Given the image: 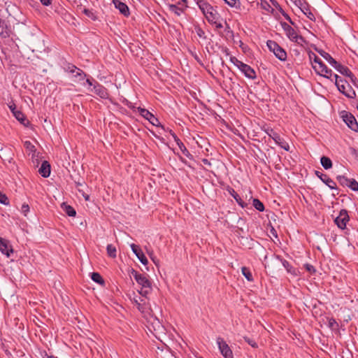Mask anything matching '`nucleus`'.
<instances>
[{
    "mask_svg": "<svg viewBox=\"0 0 358 358\" xmlns=\"http://www.w3.org/2000/svg\"><path fill=\"white\" fill-rule=\"evenodd\" d=\"M131 274L134 278L136 282L141 286V289L139 291L140 294L146 297L152 291V283L148 276L144 274L139 273L134 268H131Z\"/></svg>",
    "mask_w": 358,
    "mask_h": 358,
    "instance_id": "obj_1",
    "label": "nucleus"
},
{
    "mask_svg": "<svg viewBox=\"0 0 358 358\" xmlns=\"http://www.w3.org/2000/svg\"><path fill=\"white\" fill-rule=\"evenodd\" d=\"M310 60H313L315 65H313V68L317 74L323 76L326 78L330 79L333 80L331 78L333 76V72L331 69H329L325 64L323 63L322 59L317 57L315 53L312 52L311 55H309Z\"/></svg>",
    "mask_w": 358,
    "mask_h": 358,
    "instance_id": "obj_2",
    "label": "nucleus"
},
{
    "mask_svg": "<svg viewBox=\"0 0 358 358\" xmlns=\"http://www.w3.org/2000/svg\"><path fill=\"white\" fill-rule=\"evenodd\" d=\"M86 83L88 84V90L94 92L96 95L103 99L109 98V93L108 90L98 81L93 78H87Z\"/></svg>",
    "mask_w": 358,
    "mask_h": 358,
    "instance_id": "obj_3",
    "label": "nucleus"
},
{
    "mask_svg": "<svg viewBox=\"0 0 358 358\" xmlns=\"http://www.w3.org/2000/svg\"><path fill=\"white\" fill-rule=\"evenodd\" d=\"M280 25L285 32L286 36L289 39L300 45H303L306 43V39L301 36L299 35L296 31L287 22H281Z\"/></svg>",
    "mask_w": 358,
    "mask_h": 358,
    "instance_id": "obj_4",
    "label": "nucleus"
},
{
    "mask_svg": "<svg viewBox=\"0 0 358 358\" xmlns=\"http://www.w3.org/2000/svg\"><path fill=\"white\" fill-rule=\"evenodd\" d=\"M269 50L280 61H286L287 55L286 51L280 47L275 41L268 40L266 43Z\"/></svg>",
    "mask_w": 358,
    "mask_h": 358,
    "instance_id": "obj_5",
    "label": "nucleus"
},
{
    "mask_svg": "<svg viewBox=\"0 0 358 358\" xmlns=\"http://www.w3.org/2000/svg\"><path fill=\"white\" fill-rule=\"evenodd\" d=\"M62 68L66 72H69L71 73H74V77L78 78V80H83L87 76L86 73L80 69L76 66L74 64L69 63L66 61H63L62 64Z\"/></svg>",
    "mask_w": 358,
    "mask_h": 358,
    "instance_id": "obj_6",
    "label": "nucleus"
},
{
    "mask_svg": "<svg viewBox=\"0 0 358 358\" xmlns=\"http://www.w3.org/2000/svg\"><path fill=\"white\" fill-rule=\"evenodd\" d=\"M266 133L271 137L276 144H278L280 148L284 149L286 151L289 150V144L280 137V136L275 132L273 129L268 128L265 130Z\"/></svg>",
    "mask_w": 358,
    "mask_h": 358,
    "instance_id": "obj_7",
    "label": "nucleus"
},
{
    "mask_svg": "<svg viewBox=\"0 0 358 358\" xmlns=\"http://www.w3.org/2000/svg\"><path fill=\"white\" fill-rule=\"evenodd\" d=\"M341 117L350 129L354 131H358V122L352 113L343 111Z\"/></svg>",
    "mask_w": 358,
    "mask_h": 358,
    "instance_id": "obj_8",
    "label": "nucleus"
},
{
    "mask_svg": "<svg viewBox=\"0 0 358 358\" xmlns=\"http://www.w3.org/2000/svg\"><path fill=\"white\" fill-rule=\"evenodd\" d=\"M137 110L142 117L148 120L153 126L162 127V125L159 122L158 118L156 117L148 110L141 107H138Z\"/></svg>",
    "mask_w": 358,
    "mask_h": 358,
    "instance_id": "obj_9",
    "label": "nucleus"
},
{
    "mask_svg": "<svg viewBox=\"0 0 358 358\" xmlns=\"http://www.w3.org/2000/svg\"><path fill=\"white\" fill-rule=\"evenodd\" d=\"M217 344L222 355L224 358H234L232 350L222 338L218 337L217 338Z\"/></svg>",
    "mask_w": 358,
    "mask_h": 358,
    "instance_id": "obj_10",
    "label": "nucleus"
},
{
    "mask_svg": "<svg viewBox=\"0 0 358 358\" xmlns=\"http://www.w3.org/2000/svg\"><path fill=\"white\" fill-rule=\"evenodd\" d=\"M350 217L348 215V210L345 209H342L338 216H337L334 222L341 229H344L346 227L347 223L349 222Z\"/></svg>",
    "mask_w": 358,
    "mask_h": 358,
    "instance_id": "obj_11",
    "label": "nucleus"
},
{
    "mask_svg": "<svg viewBox=\"0 0 358 358\" xmlns=\"http://www.w3.org/2000/svg\"><path fill=\"white\" fill-rule=\"evenodd\" d=\"M338 90L349 99H354L356 96L355 90L349 83H347V85L341 84L340 86H338Z\"/></svg>",
    "mask_w": 358,
    "mask_h": 358,
    "instance_id": "obj_12",
    "label": "nucleus"
},
{
    "mask_svg": "<svg viewBox=\"0 0 358 358\" xmlns=\"http://www.w3.org/2000/svg\"><path fill=\"white\" fill-rule=\"evenodd\" d=\"M130 247L131 248L132 252L136 255V256L138 257L139 261L143 265H147L148 263V261L146 257L145 256L144 253L143 252L141 248L138 245H137L134 243L131 244Z\"/></svg>",
    "mask_w": 358,
    "mask_h": 358,
    "instance_id": "obj_13",
    "label": "nucleus"
},
{
    "mask_svg": "<svg viewBox=\"0 0 358 358\" xmlns=\"http://www.w3.org/2000/svg\"><path fill=\"white\" fill-rule=\"evenodd\" d=\"M315 174L330 189H337L336 182L332 179H331L328 175H327L325 173H322L317 171H315Z\"/></svg>",
    "mask_w": 358,
    "mask_h": 358,
    "instance_id": "obj_14",
    "label": "nucleus"
},
{
    "mask_svg": "<svg viewBox=\"0 0 358 358\" xmlns=\"http://www.w3.org/2000/svg\"><path fill=\"white\" fill-rule=\"evenodd\" d=\"M241 67L238 69L245 77L254 80L256 78L257 75L255 70L251 68L250 66L243 63V64H240Z\"/></svg>",
    "mask_w": 358,
    "mask_h": 358,
    "instance_id": "obj_15",
    "label": "nucleus"
},
{
    "mask_svg": "<svg viewBox=\"0 0 358 358\" xmlns=\"http://www.w3.org/2000/svg\"><path fill=\"white\" fill-rule=\"evenodd\" d=\"M0 251L6 257H9L10 254L13 252L12 246L9 244V242L0 237Z\"/></svg>",
    "mask_w": 358,
    "mask_h": 358,
    "instance_id": "obj_16",
    "label": "nucleus"
},
{
    "mask_svg": "<svg viewBox=\"0 0 358 358\" xmlns=\"http://www.w3.org/2000/svg\"><path fill=\"white\" fill-rule=\"evenodd\" d=\"M115 7L118 9L121 14L125 17H128L130 14L129 7L127 5L120 0H113Z\"/></svg>",
    "mask_w": 358,
    "mask_h": 358,
    "instance_id": "obj_17",
    "label": "nucleus"
},
{
    "mask_svg": "<svg viewBox=\"0 0 358 358\" xmlns=\"http://www.w3.org/2000/svg\"><path fill=\"white\" fill-rule=\"evenodd\" d=\"M39 173L44 178H48L50 174V164L48 161H43L38 169Z\"/></svg>",
    "mask_w": 358,
    "mask_h": 358,
    "instance_id": "obj_18",
    "label": "nucleus"
},
{
    "mask_svg": "<svg viewBox=\"0 0 358 358\" xmlns=\"http://www.w3.org/2000/svg\"><path fill=\"white\" fill-rule=\"evenodd\" d=\"M199 8L203 13V14L206 16L207 15L211 10H213V7L209 4L208 3L201 0L197 3Z\"/></svg>",
    "mask_w": 358,
    "mask_h": 358,
    "instance_id": "obj_19",
    "label": "nucleus"
},
{
    "mask_svg": "<svg viewBox=\"0 0 358 358\" xmlns=\"http://www.w3.org/2000/svg\"><path fill=\"white\" fill-rule=\"evenodd\" d=\"M11 31L7 26L6 22L0 19V36L2 38H8L10 36Z\"/></svg>",
    "mask_w": 358,
    "mask_h": 358,
    "instance_id": "obj_20",
    "label": "nucleus"
},
{
    "mask_svg": "<svg viewBox=\"0 0 358 358\" xmlns=\"http://www.w3.org/2000/svg\"><path fill=\"white\" fill-rule=\"evenodd\" d=\"M13 115L24 126L28 127L30 124V122L20 110H15Z\"/></svg>",
    "mask_w": 358,
    "mask_h": 358,
    "instance_id": "obj_21",
    "label": "nucleus"
},
{
    "mask_svg": "<svg viewBox=\"0 0 358 358\" xmlns=\"http://www.w3.org/2000/svg\"><path fill=\"white\" fill-rule=\"evenodd\" d=\"M228 192L230 194V195L236 200V201L238 203L239 206H241L242 208H245L248 206L246 203H245L238 194L231 187L228 189Z\"/></svg>",
    "mask_w": 358,
    "mask_h": 358,
    "instance_id": "obj_22",
    "label": "nucleus"
},
{
    "mask_svg": "<svg viewBox=\"0 0 358 358\" xmlns=\"http://www.w3.org/2000/svg\"><path fill=\"white\" fill-rule=\"evenodd\" d=\"M334 68L340 73L347 77L350 76V75L352 76V71L347 66H345L338 62L336 63Z\"/></svg>",
    "mask_w": 358,
    "mask_h": 358,
    "instance_id": "obj_23",
    "label": "nucleus"
},
{
    "mask_svg": "<svg viewBox=\"0 0 358 358\" xmlns=\"http://www.w3.org/2000/svg\"><path fill=\"white\" fill-rule=\"evenodd\" d=\"M207 21L210 24H213L216 22V20H219L220 18V14L213 9V10H211L207 15L205 16Z\"/></svg>",
    "mask_w": 358,
    "mask_h": 358,
    "instance_id": "obj_24",
    "label": "nucleus"
},
{
    "mask_svg": "<svg viewBox=\"0 0 358 358\" xmlns=\"http://www.w3.org/2000/svg\"><path fill=\"white\" fill-rule=\"evenodd\" d=\"M281 262L284 268L289 273L294 276H296L298 275L297 270L295 268H294L288 261H287L286 259H281Z\"/></svg>",
    "mask_w": 358,
    "mask_h": 358,
    "instance_id": "obj_25",
    "label": "nucleus"
},
{
    "mask_svg": "<svg viewBox=\"0 0 358 358\" xmlns=\"http://www.w3.org/2000/svg\"><path fill=\"white\" fill-rule=\"evenodd\" d=\"M321 56L325 59L333 67L338 62L336 59H334L330 54L328 52H326L324 50H321L319 52Z\"/></svg>",
    "mask_w": 358,
    "mask_h": 358,
    "instance_id": "obj_26",
    "label": "nucleus"
},
{
    "mask_svg": "<svg viewBox=\"0 0 358 358\" xmlns=\"http://www.w3.org/2000/svg\"><path fill=\"white\" fill-rule=\"evenodd\" d=\"M320 163L323 168L326 170L329 169L332 167V162L331 159L326 156H322L320 158Z\"/></svg>",
    "mask_w": 358,
    "mask_h": 358,
    "instance_id": "obj_27",
    "label": "nucleus"
},
{
    "mask_svg": "<svg viewBox=\"0 0 358 358\" xmlns=\"http://www.w3.org/2000/svg\"><path fill=\"white\" fill-rule=\"evenodd\" d=\"M107 255L111 258H115L117 257V249L115 245L108 244L106 247Z\"/></svg>",
    "mask_w": 358,
    "mask_h": 358,
    "instance_id": "obj_28",
    "label": "nucleus"
},
{
    "mask_svg": "<svg viewBox=\"0 0 358 358\" xmlns=\"http://www.w3.org/2000/svg\"><path fill=\"white\" fill-rule=\"evenodd\" d=\"M91 278L93 281H94L95 282H96L101 285H103L105 283L103 278L99 273H96V272L92 273Z\"/></svg>",
    "mask_w": 358,
    "mask_h": 358,
    "instance_id": "obj_29",
    "label": "nucleus"
},
{
    "mask_svg": "<svg viewBox=\"0 0 358 358\" xmlns=\"http://www.w3.org/2000/svg\"><path fill=\"white\" fill-rule=\"evenodd\" d=\"M62 208H64V210L66 215H68L70 217H75L76 215V210L69 205H66L65 203H63Z\"/></svg>",
    "mask_w": 358,
    "mask_h": 358,
    "instance_id": "obj_30",
    "label": "nucleus"
},
{
    "mask_svg": "<svg viewBox=\"0 0 358 358\" xmlns=\"http://www.w3.org/2000/svg\"><path fill=\"white\" fill-rule=\"evenodd\" d=\"M242 274L249 281L252 282L254 280L252 274L249 268L243 266L241 268Z\"/></svg>",
    "mask_w": 358,
    "mask_h": 358,
    "instance_id": "obj_31",
    "label": "nucleus"
},
{
    "mask_svg": "<svg viewBox=\"0 0 358 358\" xmlns=\"http://www.w3.org/2000/svg\"><path fill=\"white\" fill-rule=\"evenodd\" d=\"M304 15L307 16L308 19H310L312 21L315 20V17L314 14L310 11L308 4L307 3L301 10Z\"/></svg>",
    "mask_w": 358,
    "mask_h": 358,
    "instance_id": "obj_32",
    "label": "nucleus"
},
{
    "mask_svg": "<svg viewBox=\"0 0 358 358\" xmlns=\"http://www.w3.org/2000/svg\"><path fill=\"white\" fill-rule=\"evenodd\" d=\"M178 145L183 155L190 159L193 158L192 155L188 151L182 141L178 142Z\"/></svg>",
    "mask_w": 358,
    "mask_h": 358,
    "instance_id": "obj_33",
    "label": "nucleus"
},
{
    "mask_svg": "<svg viewBox=\"0 0 358 358\" xmlns=\"http://www.w3.org/2000/svg\"><path fill=\"white\" fill-rule=\"evenodd\" d=\"M252 205L257 210L263 212L264 210V203L258 199H254L252 201Z\"/></svg>",
    "mask_w": 358,
    "mask_h": 358,
    "instance_id": "obj_34",
    "label": "nucleus"
},
{
    "mask_svg": "<svg viewBox=\"0 0 358 358\" xmlns=\"http://www.w3.org/2000/svg\"><path fill=\"white\" fill-rule=\"evenodd\" d=\"M169 10L178 16H180L184 12V9L182 8H180L174 4L169 6Z\"/></svg>",
    "mask_w": 358,
    "mask_h": 358,
    "instance_id": "obj_35",
    "label": "nucleus"
},
{
    "mask_svg": "<svg viewBox=\"0 0 358 358\" xmlns=\"http://www.w3.org/2000/svg\"><path fill=\"white\" fill-rule=\"evenodd\" d=\"M82 13H84L89 18L92 19V20H96V16L92 12V10H90V9H88L87 8H83V9L82 10Z\"/></svg>",
    "mask_w": 358,
    "mask_h": 358,
    "instance_id": "obj_36",
    "label": "nucleus"
},
{
    "mask_svg": "<svg viewBox=\"0 0 358 358\" xmlns=\"http://www.w3.org/2000/svg\"><path fill=\"white\" fill-rule=\"evenodd\" d=\"M194 30L199 38L206 39L205 31L201 29V27H200L199 25H195Z\"/></svg>",
    "mask_w": 358,
    "mask_h": 358,
    "instance_id": "obj_37",
    "label": "nucleus"
},
{
    "mask_svg": "<svg viewBox=\"0 0 358 358\" xmlns=\"http://www.w3.org/2000/svg\"><path fill=\"white\" fill-rule=\"evenodd\" d=\"M227 5L231 8H240L239 0H223Z\"/></svg>",
    "mask_w": 358,
    "mask_h": 358,
    "instance_id": "obj_38",
    "label": "nucleus"
},
{
    "mask_svg": "<svg viewBox=\"0 0 358 358\" xmlns=\"http://www.w3.org/2000/svg\"><path fill=\"white\" fill-rule=\"evenodd\" d=\"M337 180L342 186H347L350 182V179L344 176H338L336 177Z\"/></svg>",
    "mask_w": 358,
    "mask_h": 358,
    "instance_id": "obj_39",
    "label": "nucleus"
},
{
    "mask_svg": "<svg viewBox=\"0 0 358 358\" xmlns=\"http://www.w3.org/2000/svg\"><path fill=\"white\" fill-rule=\"evenodd\" d=\"M348 187L352 191L357 192L358 191V182L355 179H350Z\"/></svg>",
    "mask_w": 358,
    "mask_h": 358,
    "instance_id": "obj_40",
    "label": "nucleus"
},
{
    "mask_svg": "<svg viewBox=\"0 0 358 358\" xmlns=\"http://www.w3.org/2000/svg\"><path fill=\"white\" fill-rule=\"evenodd\" d=\"M332 76H334L335 78V85H336L337 88H338V86H340L341 84L347 85V83H348L345 80L342 79L337 74L333 73Z\"/></svg>",
    "mask_w": 358,
    "mask_h": 358,
    "instance_id": "obj_41",
    "label": "nucleus"
},
{
    "mask_svg": "<svg viewBox=\"0 0 358 358\" xmlns=\"http://www.w3.org/2000/svg\"><path fill=\"white\" fill-rule=\"evenodd\" d=\"M243 339L246 343H248L252 348H257L258 345L257 342L253 339L248 336H243Z\"/></svg>",
    "mask_w": 358,
    "mask_h": 358,
    "instance_id": "obj_42",
    "label": "nucleus"
},
{
    "mask_svg": "<svg viewBox=\"0 0 358 358\" xmlns=\"http://www.w3.org/2000/svg\"><path fill=\"white\" fill-rule=\"evenodd\" d=\"M0 203L4 205L9 204L8 198L5 194L2 193L1 192H0Z\"/></svg>",
    "mask_w": 358,
    "mask_h": 358,
    "instance_id": "obj_43",
    "label": "nucleus"
},
{
    "mask_svg": "<svg viewBox=\"0 0 358 358\" xmlns=\"http://www.w3.org/2000/svg\"><path fill=\"white\" fill-rule=\"evenodd\" d=\"M230 62L233 63L236 66H237L238 69L241 67L240 64H243V62L238 60L236 57L231 56L230 57Z\"/></svg>",
    "mask_w": 358,
    "mask_h": 358,
    "instance_id": "obj_44",
    "label": "nucleus"
},
{
    "mask_svg": "<svg viewBox=\"0 0 358 358\" xmlns=\"http://www.w3.org/2000/svg\"><path fill=\"white\" fill-rule=\"evenodd\" d=\"M262 8L267 11L273 12L274 10L273 8L269 5V3L264 1L261 3Z\"/></svg>",
    "mask_w": 358,
    "mask_h": 358,
    "instance_id": "obj_45",
    "label": "nucleus"
},
{
    "mask_svg": "<svg viewBox=\"0 0 358 358\" xmlns=\"http://www.w3.org/2000/svg\"><path fill=\"white\" fill-rule=\"evenodd\" d=\"M329 327L331 329H336L338 327V323L336 322V321L334 318H330L329 320Z\"/></svg>",
    "mask_w": 358,
    "mask_h": 358,
    "instance_id": "obj_46",
    "label": "nucleus"
},
{
    "mask_svg": "<svg viewBox=\"0 0 358 358\" xmlns=\"http://www.w3.org/2000/svg\"><path fill=\"white\" fill-rule=\"evenodd\" d=\"M304 266H305L306 270L307 271L310 272V273H314L316 271L315 267L311 264H306L304 265Z\"/></svg>",
    "mask_w": 358,
    "mask_h": 358,
    "instance_id": "obj_47",
    "label": "nucleus"
},
{
    "mask_svg": "<svg viewBox=\"0 0 358 358\" xmlns=\"http://www.w3.org/2000/svg\"><path fill=\"white\" fill-rule=\"evenodd\" d=\"M294 4L301 10L307 3L305 2H302L301 0H294Z\"/></svg>",
    "mask_w": 358,
    "mask_h": 358,
    "instance_id": "obj_48",
    "label": "nucleus"
},
{
    "mask_svg": "<svg viewBox=\"0 0 358 358\" xmlns=\"http://www.w3.org/2000/svg\"><path fill=\"white\" fill-rule=\"evenodd\" d=\"M83 2H87V0H78L76 1V3L77 4V10L82 12V10L83 9Z\"/></svg>",
    "mask_w": 358,
    "mask_h": 358,
    "instance_id": "obj_49",
    "label": "nucleus"
},
{
    "mask_svg": "<svg viewBox=\"0 0 358 358\" xmlns=\"http://www.w3.org/2000/svg\"><path fill=\"white\" fill-rule=\"evenodd\" d=\"M29 211V206L28 204L24 203L22 205L21 207V212L24 215H27V213Z\"/></svg>",
    "mask_w": 358,
    "mask_h": 358,
    "instance_id": "obj_50",
    "label": "nucleus"
},
{
    "mask_svg": "<svg viewBox=\"0 0 358 358\" xmlns=\"http://www.w3.org/2000/svg\"><path fill=\"white\" fill-rule=\"evenodd\" d=\"M239 47L242 49L243 52H247L249 50V48L247 45L244 44L241 41H240Z\"/></svg>",
    "mask_w": 358,
    "mask_h": 358,
    "instance_id": "obj_51",
    "label": "nucleus"
},
{
    "mask_svg": "<svg viewBox=\"0 0 358 358\" xmlns=\"http://www.w3.org/2000/svg\"><path fill=\"white\" fill-rule=\"evenodd\" d=\"M134 303H135V304L136 305L138 309L140 311H141V312L144 311L143 306L141 305V303L137 299H134Z\"/></svg>",
    "mask_w": 358,
    "mask_h": 358,
    "instance_id": "obj_52",
    "label": "nucleus"
},
{
    "mask_svg": "<svg viewBox=\"0 0 358 358\" xmlns=\"http://www.w3.org/2000/svg\"><path fill=\"white\" fill-rule=\"evenodd\" d=\"M350 78L351 82L355 85H357V83L358 82L357 78L355 76V75L352 73V76H348Z\"/></svg>",
    "mask_w": 358,
    "mask_h": 358,
    "instance_id": "obj_53",
    "label": "nucleus"
},
{
    "mask_svg": "<svg viewBox=\"0 0 358 358\" xmlns=\"http://www.w3.org/2000/svg\"><path fill=\"white\" fill-rule=\"evenodd\" d=\"M351 154L355 157V158L358 160V150L355 148H351Z\"/></svg>",
    "mask_w": 358,
    "mask_h": 358,
    "instance_id": "obj_54",
    "label": "nucleus"
},
{
    "mask_svg": "<svg viewBox=\"0 0 358 358\" xmlns=\"http://www.w3.org/2000/svg\"><path fill=\"white\" fill-rule=\"evenodd\" d=\"M24 145L27 148L30 149L31 150H32L34 148V146L29 141H25Z\"/></svg>",
    "mask_w": 358,
    "mask_h": 358,
    "instance_id": "obj_55",
    "label": "nucleus"
},
{
    "mask_svg": "<svg viewBox=\"0 0 358 358\" xmlns=\"http://www.w3.org/2000/svg\"><path fill=\"white\" fill-rule=\"evenodd\" d=\"M40 1L41 2V3L44 6H49L52 3V0H40Z\"/></svg>",
    "mask_w": 358,
    "mask_h": 358,
    "instance_id": "obj_56",
    "label": "nucleus"
},
{
    "mask_svg": "<svg viewBox=\"0 0 358 358\" xmlns=\"http://www.w3.org/2000/svg\"><path fill=\"white\" fill-rule=\"evenodd\" d=\"M212 24H214L216 29H221L223 27L222 24L220 22H219V20H216V22L213 23Z\"/></svg>",
    "mask_w": 358,
    "mask_h": 358,
    "instance_id": "obj_57",
    "label": "nucleus"
},
{
    "mask_svg": "<svg viewBox=\"0 0 358 358\" xmlns=\"http://www.w3.org/2000/svg\"><path fill=\"white\" fill-rule=\"evenodd\" d=\"M222 51L223 53H224L227 56L230 55L229 50L227 47H222Z\"/></svg>",
    "mask_w": 358,
    "mask_h": 358,
    "instance_id": "obj_58",
    "label": "nucleus"
},
{
    "mask_svg": "<svg viewBox=\"0 0 358 358\" xmlns=\"http://www.w3.org/2000/svg\"><path fill=\"white\" fill-rule=\"evenodd\" d=\"M284 17L289 22V23L292 25H295V23L292 20L291 17L289 16V15H284Z\"/></svg>",
    "mask_w": 358,
    "mask_h": 358,
    "instance_id": "obj_59",
    "label": "nucleus"
},
{
    "mask_svg": "<svg viewBox=\"0 0 358 358\" xmlns=\"http://www.w3.org/2000/svg\"><path fill=\"white\" fill-rule=\"evenodd\" d=\"M202 162L203 164L205 165H207V166H211V163L210 162V161L207 159H202Z\"/></svg>",
    "mask_w": 358,
    "mask_h": 358,
    "instance_id": "obj_60",
    "label": "nucleus"
},
{
    "mask_svg": "<svg viewBox=\"0 0 358 358\" xmlns=\"http://www.w3.org/2000/svg\"><path fill=\"white\" fill-rule=\"evenodd\" d=\"M10 110L12 111V113H13L15 110H17L16 109V107H15V104H13L11 106H9Z\"/></svg>",
    "mask_w": 358,
    "mask_h": 358,
    "instance_id": "obj_61",
    "label": "nucleus"
},
{
    "mask_svg": "<svg viewBox=\"0 0 358 358\" xmlns=\"http://www.w3.org/2000/svg\"><path fill=\"white\" fill-rule=\"evenodd\" d=\"M172 135H173L174 140L177 144H178V142L181 141L174 133Z\"/></svg>",
    "mask_w": 358,
    "mask_h": 358,
    "instance_id": "obj_62",
    "label": "nucleus"
},
{
    "mask_svg": "<svg viewBox=\"0 0 358 358\" xmlns=\"http://www.w3.org/2000/svg\"><path fill=\"white\" fill-rule=\"evenodd\" d=\"M83 196L85 197V199L86 201H88V200H89V199H90V196H89L88 194H83Z\"/></svg>",
    "mask_w": 358,
    "mask_h": 358,
    "instance_id": "obj_63",
    "label": "nucleus"
},
{
    "mask_svg": "<svg viewBox=\"0 0 358 358\" xmlns=\"http://www.w3.org/2000/svg\"><path fill=\"white\" fill-rule=\"evenodd\" d=\"M150 258L152 259V260L154 262V263H155L156 265H157V262H156V261H155V259L152 256V254H150Z\"/></svg>",
    "mask_w": 358,
    "mask_h": 358,
    "instance_id": "obj_64",
    "label": "nucleus"
}]
</instances>
